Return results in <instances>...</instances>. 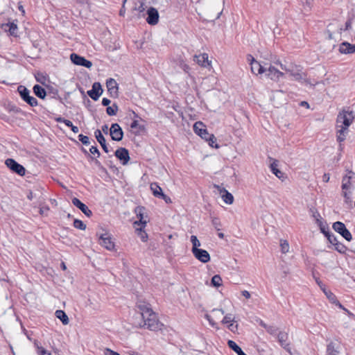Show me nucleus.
<instances>
[{
  "label": "nucleus",
  "mask_w": 355,
  "mask_h": 355,
  "mask_svg": "<svg viewBox=\"0 0 355 355\" xmlns=\"http://www.w3.org/2000/svg\"><path fill=\"white\" fill-rule=\"evenodd\" d=\"M347 190H343V196L346 200L350 198L349 193L347 191Z\"/></svg>",
  "instance_id": "59"
},
{
  "label": "nucleus",
  "mask_w": 355,
  "mask_h": 355,
  "mask_svg": "<svg viewBox=\"0 0 355 355\" xmlns=\"http://www.w3.org/2000/svg\"><path fill=\"white\" fill-rule=\"evenodd\" d=\"M105 355H120L118 352H116L109 348H106L104 351Z\"/></svg>",
  "instance_id": "49"
},
{
  "label": "nucleus",
  "mask_w": 355,
  "mask_h": 355,
  "mask_svg": "<svg viewBox=\"0 0 355 355\" xmlns=\"http://www.w3.org/2000/svg\"><path fill=\"white\" fill-rule=\"evenodd\" d=\"M144 227H143V226L135 227L136 231L138 232V235L139 236L141 240L143 242H146L147 241V239H148V234L144 231H143V229Z\"/></svg>",
  "instance_id": "37"
},
{
  "label": "nucleus",
  "mask_w": 355,
  "mask_h": 355,
  "mask_svg": "<svg viewBox=\"0 0 355 355\" xmlns=\"http://www.w3.org/2000/svg\"><path fill=\"white\" fill-rule=\"evenodd\" d=\"M4 30L8 31L10 35L14 37L17 36V25L15 22H10L3 25Z\"/></svg>",
  "instance_id": "27"
},
{
  "label": "nucleus",
  "mask_w": 355,
  "mask_h": 355,
  "mask_svg": "<svg viewBox=\"0 0 355 355\" xmlns=\"http://www.w3.org/2000/svg\"><path fill=\"white\" fill-rule=\"evenodd\" d=\"M354 173L352 171H349L348 175H346L343 178L342 183V189L343 190H348L350 188L351 182L350 180L352 178V175Z\"/></svg>",
  "instance_id": "30"
},
{
  "label": "nucleus",
  "mask_w": 355,
  "mask_h": 355,
  "mask_svg": "<svg viewBox=\"0 0 355 355\" xmlns=\"http://www.w3.org/2000/svg\"><path fill=\"white\" fill-rule=\"evenodd\" d=\"M228 328L232 331H234V328L236 329L237 325L234 326V324L232 323H230V324L228 325Z\"/></svg>",
  "instance_id": "58"
},
{
  "label": "nucleus",
  "mask_w": 355,
  "mask_h": 355,
  "mask_svg": "<svg viewBox=\"0 0 355 355\" xmlns=\"http://www.w3.org/2000/svg\"><path fill=\"white\" fill-rule=\"evenodd\" d=\"M336 246V250H338L340 252H343L345 251V246L342 245L341 243H338L336 245H334Z\"/></svg>",
  "instance_id": "51"
},
{
  "label": "nucleus",
  "mask_w": 355,
  "mask_h": 355,
  "mask_svg": "<svg viewBox=\"0 0 355 355\" xmlns=\"http://www.w3.org/2000/svg\"><path fill=\"white\" fill-rule=\"evenodd\" d=\"M73 226L79 230H85L86 229V225L83 222L78 219H75L73 221Z\"/></svg>",
  "instance_id": "41"
},
{
  "label": "nucleus",
  "mask_w": 355,
  "mask_h": 355,
  "mask_svg": "<svg viewBox=\"0 0 355 355\" xmlns=\"http://www.w3.org/2000/svg\"><path fill=\"white\" fill-rule=\"evenodd\" d=\"M139 5L135 8V10H137L139 12H143L146 10L147 8V6L146 5L144 0H138Z\"/></svg>",
  "instance_id": "42"
},
{
  "label": "nucleus",
  "mask_w": 355,
  "mask_h": 355,
  "mask_svg": "<svg viewBox=\"0 0 355 355\" xmlns=\"http://www.w3.org/2000/svg\"><path fill=\"white\" fill-rule=\"evenodd\" d=\"M71 62L78 66H83L89 69L92 66L91 61L86 60L84 57H82L76 53H71L70 55Z\"/></svg>",
  "instance_id": "13"
},
{
  "label": "nucleus",
  "mask_w": 355,
  "mask_h": 355,
  "mask_svg": "<svg viewBox=\"0 0 355 355\" xmlns=\"http://www.w3.org/2000/svg\"><path fill=\"white\" fill-rule=\"evenodd\" d=\"M194 60L199 65L202 67H206L207 65L209 64L208 60V55L207 53H202L199 55H195Z\"/></svg>",
  "instance_id": "28"
},
{
  "label": "nucleus",
  "mask_w": 355,
  "mask_h": 355,
  "mask_svg": "<svg viewBox=\"0 0 355 355\" xmlns=\"http://www.w3.org/2000/svg\"><path fill=\"white\" fill-rule=\"evenodd\" d=\"M110 134L114 141H119L122 140L123 132L118 123H113L110 129Z\"/></svg>",
  "instance_id": "16"
},
{
  "label": "nucleus",
  "mask_w": 355,
  "mask_h": 355,
  "mask_svg": "<svg viewBox=\"0 0 355 355\" xmlns=\"http://www.w3.org/2000/svg\"><path fill=\"white\" fill-rule=\"evenodd\" d=\"M33 197H34V196H33V192H32L31 191H29V192H28V195H27V198H28V200H33Z\"/></svg>",
  "instance_id": "63"
},
{
  "label": "nucleus",
  "mask_w": 355,
  "mask_h": 355,
  "mask_svg": "<svg viewBox=\"0 0 355 355\" xmlns=\"http://www.w3.org/2000/svg\"><path fill=\"white\" fill-rule=\"evenodd\" d=\"M241 294L243 297H245L246 299H249L251 297L250 293L248 291H243L241 292Z\"/></svg>",
  "instance_id": "53"
},
{
  "label": "nucleus",
  "mask_w": 355,
  "mask_h": 355,
  "mask_svg": "<svg viewBox=\"0 0 355 355\" xmlns=\"http://www.w3.org/2000/svg\"><path fill=\"white\" fill-rule=\"evenodd\" d=\"M352 27V21L350 19L347 20L346 22H345V30H349Z\"/></svg>",
  "instance_id": "55"
},
{
  "label": "nucleus",
  "mask_w": 355,
  "mask_h": 355,
  "mask_svg": "<svg viewBox=\"0 0 355 355\" xmlns=\"http://www.w3.org/2000/svg\"><path fill=\"white\" fill-rule=\"evenodd\" d=\"M234 321V318L232 316V314H227L223 319L222 323L223 324H229L232 323Z\"/></svg>",
  "instance_id": "44"
},
{
  "label": "nucleus",
  "mask_w": 355,
  "mask_h": 355,
  "mask_svg": "<svg viewBox=\"0 0 355 355\" xmlns=\"http://www.w3.org/2000/svg\"><path fill=\"white\" fill-rule=\"evenodd\" d=\"M106 87L111 97L116 98L118 96V84L114 78H109L106 81Z\"/></svg>",
  "instance_id": "18"
},
{
  "label": "nucleus",
  "mask_w": 355,
  "mask_h": 355,
  "mask_svg": "<svg viewBox=\"0 0 355 355\" xmlns=\"http://www.w3.org/2000/svg\"><path fill=\"white\" fill-rule=\"evenodd\" d=\"M150 190L152 191L153 196L158 198L163 193L162 188L155 182L150 184Z\"/></svg>",
  "instance_id": "34"
},
{
  "label": "nucleus",
  "mask_w": 355,
  "mask_h": 355,
  "mask_svg": "<svg viewBox=\"0 0 355 355\" xmlns=\"http://www.w3.org/2000/svg\"><path fill=\"white\" fill-rule=\"evenodd\" d=\"M102 130L104 133L107 134L108 132V126L107 125H104L102 126Z\"/></svg>",
  "instance_id": "62"
},
{
  "label": "nucleus",
  "mask_w": 355,
  "mask_h": 355,
  "mask_svg": "<svg viewBox=\"0 0 355 355\" xmlns=\"http://www.w3.org/2000/svg\"><path fill=\"white\" fill-rule=\"evenodd\" d=\"M118 111V106L116 103H114L112 106L107 107L106 109V112L110 116H114L116 114Z\"/></svg>",
  "instance_id": "39"
},
{
  "label": "nucleus",
  "mask_w": 355,
  "mask_h": 355,
  "mask_svg": "<svg viewBox=\"0 0 355 355\" xmlns=\"http://www.w3.org/2000/svg\"><path fill=\"white\" fill-rule=\"evenodd\" d=\"M35 345L37 346L38 350H39V353L41 354V355H51V353H48L44 348L42 347H39L37 345V343L35 342Z\"/></svg>",
  "instance_id": "50"
},
{
  "label": "nucleus",
  "mask_w": 355,
  "mask_h": 355,
  "mask_svg": "<svg viewBox=\"0 0 355 355\" xmlns=\"http://www.w3.org/2000/svg\"><path fill=\"white\" fill-rule=\"evenodd\" d=\"M72 203L74 206L80 209L82 212L85 214L87 216L89 217L92 215V211L88 208V207L83 203L79 199L77 198H73L72 199Z\"/></svg>",
  "instance_id": "23"
},
{
  "label": "nucleus",
  "mask_w": 355,
  "mask_h": 355,
  "mask_svg": "<svg viewBox=\"0 0 355 355\" xmlns=\"http://www.w3.org/2000/svg\"><path fill=\"white\" fill-rule=\"evenodd\" d=\"M159 198L163 199L166 203L171 202V198L166 195H165L164 193H162V196H160Z\"/></svg>",
  "instance_id": "52"
},
{
  "label": "nucleus",
  "mask_w": 355,
  "mask_h": 355,
  "mask_svg": "<svg viewBox=\"0 0 355 355\" xmlns=\"http://www.w3.org/2000/svg\"><path fill=\"white\" fill-rule=\"evenodd\" d=\"M300 105L301 106L306 107V108H309V104L306 101H302Z\"/></svg>",
  "instance_id": "61"
},
{
  "label": "nucleus",
  "mask_w": 355,
  "mask_h": 355,
  "mask_svg": "<svg viewBox=\"0 0 355 355\" xmlns=\"http://www.w3.org/2000/svg\"><path fill=\"white\" fill-rule=\"evenodd\" d=\"M130 128L132 129H136L138 128L139 130H143L144 129V127L143 125H141L139 124V121L137 120H134L131 125Z\"/></svg>",
  "instance_id": "46"
},
{
  "label": "nucleus",
  "mask_w": 355,
  "mask_h": 355,
  "mask_svg": "<svg viewBox=\"0 0 355 355\" xmlns=\"http://www.w3.org/2000/svg\"><path fill=\"white\" fill-rule=\"evenodd\" d=\"M17 91L21 98L31 106L34 107L37 105V100L35 97L30 96V91L26 87L19 86Z\"/></svg>",
  "instance_id": "9"
},
{
  "label": "nucleus",
  "mask_w": 355,
  "mask_h": 355,
  "mask_svg": "<svg viewBox=\"0 0 355 355\" xmlns=\"http://www.w3.org/2000/svg\"><path fill=\"white\" fill-rule=\"evenodd\" d=\"M193 130L196 134L199 135L202 139L208 141L209 145L211 147L218 148L219 146L216 144V138L213 134H209L205 128V125L201 121H197L193 125Z\"/></svg>",
  "instance_id": "4"
},
{
  "label": "nucleus",
  "mask_w": 355,
  "mask_h": 355,
  "mask_svg": "<svg viewBox=\"0 0 355 355\" xmlns=\"http://www.w3.org/2000/svg\"><path fill=\"white\" fill-rule=\"evenodd\" d=\"M137 308L143 319V322L139 324L140 327H145L155 331L162 329L163 324L159 321L156 313L152 310L148 303L138 302Z\"/></svg>",
  "instance_id": "1"
},
{
  "label": "nucleus",
  "mask_w": 355,
  "mask_h": 355,
  "mask_svg": "<svg viewBox=\"0 0 355 355\" xmlns=\"http://www.w3.org/2000/svg\"><path fill=\"white\" fill-rule=\"evenodd\" d=\"M211 223H212V225L214 227V228L217 231L220 230L221 223H220V219L218 218H217V217L212 218Z\"/></svg>",
  "instance_id": "43"
},
{
  "label": "nucleus",
  "mask_w": 355,
  "mask_h": 355,
  "mask_svg": "<svg viewBox=\"0 0 355 355\" xmlns=\"http://www.w3.org/2000/svg\"><path fill=\"white\" fill-rule=\"evenodd\" d=\"M115 156L122 162L123 165L126 164L129 159L128 150L125 148H119L115 151Z\"/></svg>",
  "instance_id": "22"
},
{
  "label": "nucleus",
  "mask_w": 355,
  "mask_h": 355,
  "mask_svg": "<svg viewBox=\"0 0 355 355\" xmlns=\"http://www.w3.org/2000/svg\"><path fill=\"white\" fill-rule=\"evenodd\" d=\"M270 169L273 174H275L279 180L284 181L286 176L279 168V163L277 160L272 159L270 163Z\"/></svg>",
  "instance_id": "20"
},
{
  "label": "nucleus",
  "mask_w": 355,
  "mask_h": 355,
  "mask_svg": "<svg viewBox=\"0 0 355 355\" xmlns=\"http://www.w3.org/2000/svg\"><path fill=\"white\" fill-rule=\"evenodd\" d=\"M339 51L345 54L355 53V45L343 42L339 46Z\"/></svg>",
  "instance_id": "26"
},
{
  "label": "nucleus",
  "mask_w": 355,
  "mask_h": 355,
  "mask_svg": "<svg viewBox=\"0 0 355 355\" xmlns=\"http://www.w3.org/2000/svg\"><path fill=\"white\" fill-rule=\"evenodd\" d=\"M222 278L219 275H215L211 278V284L213 286L218 288L222 285Z\"/></svg>",
  "instance_id": "38"
},
{
  "label": "nucleus",
  "mask_w": 355,
  "mask_h": 355,
  "mask_svg": "<svg viewBox=\"0 0 355 355\" xmlns=\"http://www.w3.org/2000/svg\"><path fill=\"white\" fill-rule=\"evenodd\" d=\"M315 281L320 287V288L323 291L328 300L332 304H335L336 305L338 306L340 309H345L342 304L337 300L336 297L334 293H332L330 291H327L324 286L323 284H321L318 279H315Z\"/></svg>",
  "instance_id": "17"
},
{
  "label": "nucleus",
  "mask_w": 355,
  "mask_h": 355,
  "mask_svg": "<svg viewBox=\"0 0 355 355\" xmlns=\"http://www.w3.org/2000/svg\"><path fill=\"white\" fill-rule=\"evenodd\" d=\"M327 355H345V354H341L336 349V344L334 343H330L328 345H327Z\"/></svg>",
  "instance_id": "35"
},
{
  "label": "nucleus",
  "mask_w": 355,
  "mask_h": 355,
  "mask_svg": "<svg viewBox=\"0 0 355 355\" xmlns=\"http://www.w3.org/2000/svg\"><path fill=\"white\" fill-rule=\"evenodd\" d=\"M6 165L13 172L16 173L17 174L23 176L26 173V169L25 168L17 163L15 159L8 158L5 162Z\"/></svg>",
  "instance_id": "11"
},
{
  "label": "nucleus",
  "mask_w": 355,
  "mask_h": 355,
  "mask_svg": "<svg viewBox=\"0 0 355 355\" xmlns=\"http://www.w3.org/2000/svg\"><path fill=\"white\" fill-rule=\"evenodd\" d=\"M94 135H95V137L96 138V140L101 144V146L102 148L103 149V150L105 153H108L109 152V149H108V148L107 146L105 139L104 136L102 135L101 131L100 130H96L94 132Z\"/></svg>",
  "instance_id": "25"
},
{
  "label": "nucleus",
  "mask_w": 355,
  "mask_h": 355,
  "mask_svg": "<svg viewBox=\"0 0 355 355\" xmlns=\"http://www.w3.org/2000/svg\"><path fill=\"white\" fill-rule=\"evenodd\" d=\"M264 60L268 61V63H269V65H266V71L264 72L266 77L274 82H278L279 79L284 76V73L276 69L275 66L272 65V64H274L272 62L266 59Z\"/></svg>",
  "instance_id": "6"
},
{
  "label": "nucleus",
  "mask_w": 355,
  "mask_h": 355,
  "mask_svg": "<svg viewBox=\"0 0 355 355\" xmlns=\"http://www.w3.org/2000/svg\"><path fill=\"white\" fill-rule=\"evenodd\" d=\"M191 242L192 243V249H191L192 253L194 252L195 251L198 250V249H200L199 247L201 245V243H200V241L198 239L196 236H195V235L191 236Z\"/></svg>",
  "instance_id": "36"
},
{
  "label": "nucleus",
  "mask_w": 355,
  "mask_h": 355,
  "mask_svg": "<svg viewBox=\"0 0 355 355\" xmlns=\"http://www.w3.org/2000/svg\"><path fill=\"white\" fill-rule=\"evenodd\" d=\"M71 130L74 132V133H78V131H79V129L77 126H75L73 125H72V126L71 127Z\"/></svg>",
  "instance_id": "60"
},
{
  "label": "nucleus",
  "mask_w": 355,
  "mask_h": 355,
  "mask_svg": "<svg viewBox=\"0 0 355 355\" xmlns=\"http://www.w3.org/2000/svg\"><path fill=\"white\" fill-rule=\"evenodd\" d=\"M312 218H315V223L319 227L321 232L323 233L327 238L328 241L331 244L336 245L338 243L336 237L334 235L330 234L329 231V227L327 223L322 220V218L321 217L320 214L318 211H312Z\"/></svg>",
  "instance_id": "5"
},
{
  "label": "nucleus",
  "mask_w": 355,
  "mask_h": 355,
  "mask_svg": "<svg viewBox=\"0 0 355 355\" xmlns=\"http://www.w3.org/2000/svg\"><path fill=\"white\" fill-rule=\"evenodd\" d=\"M144 208L142 207H137L135 208V213L137 214V217L139 218L138 221H135L134 223V227L137 226H143L145 227L147 221L144 219Z\"/></svg>",
  "instance_id": "24"
},
{
  "label": "nucleus",
  "mask_w": 355,
  "mask_h": 355,
  "mask_svg": "<svg viewBox=\"0 0 355 355\" xmlns=\"http://www.w3.org/2000/svg\"><path fill=\"white\" fill-rule=\"evenodd\" d=\"M248 60L250 62L252 73L257 76L264 73L266 65H269L268 61L266 60L265 62H263V63H261L260 62L257 61L250 55H248Z\"/></svg>",
  "instance_id": "7"
},
{
  "label": "nucleus",
  "mask_w": 355,
  "mask_h": 355,
  "mask_svg": "<svg viewBox=\"0 0 355 355\" xmlns=\"http://www.w3.org/2000/svg\"><path fill=\"white\" fill-rule=\"evenodd\" d=\"M103 93V89L99 83H94L92 89L87 92L88 96L94 101H97Z\"/></svg>",
  "instance_id": "19"
},
{
  "label": "nucleus",
  "mask_w": 355,
  "mask_h": 355,
  "mask_svg": "<svg viewBox=\"0 0 355 355\" xmlns=\"http://www.w3.org/2000/svg\"><path fill=\"white\" fill-rule=\"evenodd\" d=\"M343 30L342 26L338 21L329 24L327 26L328 38L336 40L340 37Z\"/></svg>",
  "instance_id": "8"
},
{
  "label": "nucleus",
  "mask_w": 355,
  "mask_h": 355,
  "mask_svg": "<svg viewBox=\"0 0 355 355\" xmlns=\"http://www.w3.org/2000/svg\"><path fill=\"white\" fill-rule=\"evenodd\" d=\"M219 192L223 193L221 197L226 204L232 205L234 202V196L231 193L225 189H223V191H219Z\"/></svg>",
  "instance_id": "29"
},
{
  "label": "nucleus",
  "mask_w": 355,
  "mask_h": 355,
  "mask_svg": "<svg viewBox=\"0 0 355 355\" xmlns=\"http://www.w3.org/2000/svg\"><path fill=\"white\" fill-rule=\"evenodd\" d=\"M78 139L84 145H89L90 144L89 138L87 136L80 134L78 135Z\"/></svg>",
  "instance_id": "45"
},
{
  "label": "nucleus",
  "mask_w": 355,
  "mask_h": 355,
  "mask_svg": "<svg viewBox=\"0 0 355 355\" xmlns=\"http://www.w3.org/2000/svg\"><path fill=\"white\" fill-rule=\"evenodd\" d=\"M193 254L196 259L203 263H206L210 261V255L205 250L198 249L193 252Z\"/></svg>",
  "instance_id": "21"
},
{
  "label": "nucleus",
  "mask_w": 355,
  "mask_h": 355,
  "mask_svg": "<svg viewBox=\"0 0 355 355\" xmlns=\"http://www.w3.org/2000/svg\"><path fill=\"white\" fill-rule=\"evenodd\" d=\"M89 152L96 155L97 157H99L100 155H101V153L98 150V149L97 148L96 146H92L90 148H89Z\"/></svg>",
  "instance_id": "47"
},
{
  "label": "nucleus",
  "mask_w": 355,
  "mask_h": 355,
  "mask_svg": "<svg viewBox=\"0 0 355 355\" xmlns=\"http://www.w3.org/2000/svg\"><path fill=\"white\" fill-rule=\"evenodd\" d=\"M354 119V114L352 111L343 110L336 119L337 140L341 143L345 140L348 133V128Z\"/></svg>",
  "instance_id": "2"
},
{
  "label": "nucleus",
  "mask_w": 355,
  "mask_h": 355,
  "mask_svg": "<svg viewBox=\"0 0 355 355\" xmlns=\"http://www.w3.org/2000/svg\"><path fill=\"white\" fill-rule=\"evenodd\" d=\"M259 324L263 327L264 329H267V327H268V325H267L263 321L261 320L260 322H259Z\"/></svg>",
  "instance_id": "64"
},
{
  "label": "nucleus",
  "mask_w": 355,
  "mask_h": 355,
  "mask_svg": "<svg viewBox=\"0 0 355 355\" xmlns=\"http://www.w3.org/2000/svg\"><path fill=\"white\" fill-rule=\"evenodd\" d=\"M55 316L59 318L63 324H69V318L67 315L65 313L64 311L62 310H57L55 313Z\"/></svg>",
  "instance_id": "33"
},
{
  "label": "nucleus",
  "mask_w": 355,
  "mask_h": 355,
  "mask_svg": "<svg viewBox=\"0 0 355 355\" xmlns=\"http://www.w3.org/2000/svg\"><path fill=\"white\" fill-rule=\"evenodd\" d=\"M262 58L272 62L274 64L279 65L281 69L288 73L294 80H300L303 79L304 73L300 67L293 64L286 66V64H282L279 59L275 55H273L271 53H266L265 54L262 55Z\"/></svg>",
  "instance_id": "3"
},
{
  "label": "nucleus",
  "mask_w": 355,
  "mask_h": 355,
  "mask_svg": "<svg viewBox=\"0 0 355 355\" xmlns=\"http://www.w3.org/2000/svg\"><path fill=\"white\" fill-rule=\"evenodd\" d=\"M278 341L280 345L285 349H288V344L287 343L288 334L286 332H279L277 335Z\"/></svg>",
  "instance_id": "31"
},
{
  "label": "nucleus",
  "mask_w": 355,
  "mask_h": 355,
  "mask_svg": "<svg viewBox=\"0 0 355 355\" xmlns=\"http://www.w3.org/2000/svg\"><path fill=\"white\" fill-rule=\"evenodd\" d=\"M98 243L102 247L105 248L107 250L111 251L114 249V243L112 241L111 234L108 232L99 235Z\"/></svg>",
  "instance_id": "10"
},
{
  "label": "nucleus",
  "mask_w": 355,
  "mask_h": 355,
  "mask_svg": "<svg viewBox=\"0 0 355 355\" xmlns=\"http://www.w3.org/2000/svg\"><path fill=\"white\" fill-rule=\"evenodd\" d=\"M281 252L284 254L289 251V244L286 240H280Z\"/></svg>",
  "instance_id": "40"
},
{
  "label": "nucleus",
  "mask_w": 355,
  "mask_h": 355,
  "mask_svg": "<svg viewBox=\"0 0 355 355\" xmlns=\"http://www.w3.org/2000/svg\"><path fill=\"white\" fill-rule=\"evenodd\" d=\"M266 331L272 334V335H275L277 334V328L275 326H268L266 329Z\"/></svg>",
  "instance_id": "48"
},
{
  "label": "nucleus",
  "mask_w": 355,
  "mask_h": 355,
  "mask_svg": "<svg viewBox=\"0 0 355 355\" xmlns=\"http://www.w3.org/2000/svg\"><path fill=\"white\" fill-rule=\"evenodd\" d=\"M33 92L37 97L42 99L44 98L46 95V92L44 88L39 85H35L33 87Z\"/></svg>",
  "instance_id": "32"
},
{
  "label": "nucleus",
  "mask_w": 355,
  "mask_h": 355,
  "mask_svg": "<svg viewBox=\"0 0 355 355\" xmlns=\"http://www.w3.org/2000/svg\"><path fill=\"white\" fill-rule=\"evenodd\" d=\"M333 229L342 236H343L347 241L352 239V236L349 231L346 228L345 224L342 222L337 221L333 224Z\"/></svg>",
  "instance_id": "12"
},
{
  "label": "nucleus",
  "mask_w": 355,
  "mask_h": 355,
  "mask_svg": "<svg viewBox=\"0 0 355 355\" xmlns=\"http://www.w3.org/2000/svg\"><path fill=\"white\" fill-rule=\"evenodd\" d=\"M110 102H111L110 100H109L108 98H103V100H102V105L103 106H107V105H109Z\"/></svg>",
  "instance_id": "54"
},
{
  "label": "nucleus",
  "mask_w": 355,
  "mask_h": 355,
  "mask_svg": "<svg viewBox=\"0 0 355 355\" xmlns=\"http://www.w3.org/2000/svg\"><path fill=\"white\" fill-rule=\"evenodd\" d=\"M63 123L67 126V127H69L71 128L73 125L72 122L68 119H64V121H63Z\"/></svg>",
  "instance_id": "56"
},
{
  "label": "nucleus",
  "mask_w": 355,
  "mask_h": 355,
  "mask_svg": "<svg viewBox=\"0 0 355 355\" xmlns=\"http://www.w3.org/2000/svg\"><path fill=\"white\" fill-rule=\"evenodd\" d=\"M147 15L146 21L148 24L155 26L158 24L159 15L156 8L153 7L148 8Z\"/></svg>",
  "instance_id": "15"
},
{
  "label": "nucleus",
  "mask_w": 355,
  "mask_h": 355,
  "mask_svg": "<svg viewBox=\"0 0 355 355\" xmlns=\"http://www.w3.org/2000/svg\"><path fill=\"white\" fill-rule=\"evenodd\" d=\"M211 314L212 315L207 313L205 314V317L213 327L218 329L217 324L214 321V319H220L224 314V311L223 309H214L211 311Z\"/></svg>",
  "instance_id": "14"
},
{
  "label": "nucleus",
  "mask_w": 355,
  "mask_h": 355,
  "mask_svg": "<svg viewBox=\"0 0 355 355\" xmlns=\"http://www.w3.org/2000/svg\"><path fill=\"white\" fill-rule=\"evenodd\" d=\"M322 180L324 182H328L329 180V174H324L323 177H322Z\"/></svg>",
  "instance_id": "57"
}]
</instances>
